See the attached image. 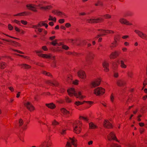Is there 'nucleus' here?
<instances>
[{"label": "nucleus", "instance_id": "54", "mask_svg": "<svg viewBox=\"0 0 147 147\" xmlns=\"http://www.w3.org/2000/svg\"><path fill=\"white\" fill-rule=\"evenodd\" d=\"M13 50V51H16V52H17L20 53H21V54H24V53L21 51H18V50Z\"/></svg>", "mask_w": 147, "mask_h": 147}, {"label": "nucleus", "instance_id": "52", "mask_svg": "<svg viewBox=\"0 0 147 147\" xmlns=\"http://www.w3.org/2000/svg\"><path fill=\"white\" fill-rule=\"evenodd\" d=\"M59 23L62 24L64 22V19H60L59 20Z\"/></svg>", "mask_w": 147, "mask_h": 147}, {"label": "nucleus", "instance_id": "34", "mask_svg": "<svg viewBox=\"0 0 147 147\" xmlns=\"http://www.w3.org/2000/svg\"><path fill=\"white\" fill-rule=\"evenodd\" d=\"M66 130V129H64L62 128V129L60 130L59 131L61 134L63 135L65 134Z\"/></svg>", "mask_w": 147, "mask_h": 147}, {"label": "nucleus", "instance_id": "15", "mask_svg": "<svg viewBox=\"0 0 147 147\" xmlns=\"http://www.w3.org/2000/svg\"><path fill=\"white\" fill-rule=\"evenodd\" d=\"M119 22L122 24H125L127 25H131V23H129V22L126 19L123 18H121L120 19Z\"/></svg>", "mask_w": 147, "mask_h": 147}, {"label": "nucleus", "instance_id": "18", "mask_svg": "<svg viewBox=\"0 0 147 147\" xmlns=\"http://www.w3.org/2000/svg\"><path fill=\"white\" fill-rule=\"evenodd\" d=\"M118 63L120 64L121 67L122 68H126L127 67V65H126L123 60H121L118 61Z\"/></svg>", "mask_w": 147, "mask_h": 147}, {"label": "nucleus", "instance_id": "36", "mask_svg": "<svg viewBox=\"0 0 147 147\" xmlns=\"http://www.w3.org/2000/svg\"><path fill=\"white\" fill-rule=\"evenodd\" d=\"M117 41L115 39L114 42L112 43L111 45L110 46V47L111 48L115 47L116 45Z\"/></svg>", "mask_w": 147, "mask_h": 147}, {"label": "nucleus", "instance_id": "58", "mask_svg": "<svg viewBox=\"0 0 147 147\" xmlns=\"http://www.w3.org/2000/svg\"><path fill=\"white\" fill-rule=\"evenodd\" d=\"M15 30L17 31V32H19L20 31V30L17 27H15Z\"/></svg>", "mask_w": 147, "mask_h": 147}, {"label": "nucleus", "instance_id": "32", "mask_svg": "<svg viewBox=\"0 0 147 147\" xmlns=\"http://www.w3.org/2000/svg\"><path fill=\"white\" fill-rule=\"evenodd\" d=\"M26 15V12H24L22 13H20L16 14L14 15V16H23L24 15Z\"/></svg>", "mask_w": 147, "mask_h": 147}, {"label": "nucleus", "instance_id": "40", "mask_svg": "<svg viewBox=\"0 0 147 147\" xmlns=\"http://www.w3.org/2000/svg\"><path fill=\"white\" fill-rule=\"evenodd\" d=\"M127 75L130 78H132L133 75V73L131 71H129L127 73Z\"/></svg>", "mask_w": 147, "mask_h": 147}, {"label": "nucleus", "instance_id": "49", "mask_svg": "<svg viewBox=\"0 0 147 147\" xmlns=\"http://www.w3.org/2000/svg\"><path fill=\"white\" fill-rule=\"evenodd\" d=\"M8 27L9 29L10 30H12L13 29V27L10 24H9L8 25Z\"/></svg>", "mask_w": 147, "mask_h": 147}, {"label": "nucleus", "instance_id": "23", "mask_svg": "<svg viewBox=\"0 0 147 147\" xmlns=\"http://www.w3.org/2000/svg\"><path fill=\"white\" fill-rule=\"evenodd\" d=\"M61 112L65 115H67L68 114H70V113L69 111H67L64 108L61 109Z\"/></svg>", "mask_w": 147, "mask_h": 147}, {"label": "nucleus", "instance_id": "2", "mask_svg": "<svg viewBox=\"0 0 147 147\" xmlns=\"http://www.w3.org/2000/svg\"><path fill=\"white\" fill-rule=\"evenodd\" d=\"M79 122L80 123L79 124L77 123H75L73 125L74 131L77 134L80 133L81 130V126L80 125L81 124V123L80 122Z\"/></svg>", "mask_w": 147, "mask_h": 147}, {"label": "nucleus", "instance_id": "64", "mask_svg": "<svg viewBox=\"0 0 147 147\" xmlns=\"http://www.w3.org/2000/svg\"><path fill=\"white\" fill-rule=\"evenodd\" d=\"M42 49L44 50V51H46L47 50V48L46 47V46H43L42 47Z\"/></svg>", "mask_w": 147, "mask_h": 147}, {"label": "nucleus", "instance_id": "26", "mask_svg": "<svg viewBox=\"0 0 147 147\" xmlns=\"http://www.w3.org/2000/svg\"><path fill=\"white\" fill-rule=\"evenodd\" d=\"M57 40H55L53 41L52 42H51V44L54 46H60L62 45L61 43H57Z\"/></svg>", "mask_w": 147, "mask_h": 147}, {"label": "nucleus", "instance_id": "9", "mask_svg": "<svg viewBox=\"0 0 147 147\" xmlns=\"http://www.w3.org/2000/svg\"><path fill=\"white\" fill-rule=\"evenodd\" d=\"M36 53L39 56L42 57L43 58H49L51 59H54L55 58V56H51L47 55L42 54L40 53V52L39 51H36Z\"/></svg>", "mask_w": 147, "mask_h": 147}, {"label": "nucleus", "instance_id": "53", "mask_svg": "<svg viewBox=\"0 0 147 147\" xmlns=\"http://www.w3.org/2000/svg\"><path fill=\"white\" fill-rule=\"evenodd\" d=\"M13 22L16 23H17V24H19V25H20V22L19 21H18L17 20H14L13 21Z\"/></svg>", "mask_w": 147, "mask_h": 147}, {"label": "nucleus", "instance_id": "24", "mask_svg": "<svg viewBox=\"0 0 147 147\" xmlns=\"http://www.w3.org/2000/svg\"><path fill=\"white\" fill-rule=\"evenodd\" d=\"M89 127L91 129H94L97 127L92 122L89 123Z\"/></svg>", "mask_w": 147, "mask_h": 147}, {"label": "nucleus", "instance_id": "13", "mask_svg": "<svg viewBox=\"0 0 147 147\" xmlns=\"http://www.w3.org/2000/svg\"><path fill=\"white\" fill-rule=\"evenodd\" d=\"M78 75L80 78L84 79L86 77L84 72L82 70H80L77 72Z\"/></svg>", "mask_w": 147, "mask_h": 147}, {"label": "nucleus", "instance_id": "10", "mask_svg": "<svg viewBox=\"0 0 147 147\" xmlns=\"http://www.w3.org/2000/svg\"><path fill=\"white\" fill-rule=\"evenodd\" d=\"M100 79H98L92 82L91 87L92 88H95L96 86H99L100 84Z\"/></svg>", "mask_w": 147, "mask_h": 147}, {"label": "nucleus", "instance_id": "57", "mask_svg": "<svg viewBox=\"0 0 147 147\" xmlns=\"http://www.w3.org/2000/svg\"><path fill=\"white\" fill-rule=\"evenodd\" d=\"M114 99V97L113 95V94H112L111 96V101L112 102H113Z\"/></svg>", "mask_w": 147, "mask_h": 147}, {"label": "nucleus", "instance_id": "63", "mask_svg": "<svg viewBox=\"0 0 147 147\" xmlns=\"http://www.w3.org/2000/svg\"><path fill=\"white\" fill-rule=\"evenodd\" d=\"M93 141H90L89 142H88V144L89 145H90L92 144Z\"/></svg>", "mask_w": 147, "mask_h": 147}, {"label": "nucleus", "instance_id": "5", "mask_svg": "<svg viewBox=\"0 0 147 147\" xmlns=\"http://www.w3.org/2000/svg\"><path fill=\"white\" fill-rule=\"evenodd\" d=\"M98 31H100V33L101 34H99L98 35L97 37L96 38H98L101 36L105 35L106 33H113V31L112 30H98Z\"/></svg>", "mask_w": 147, "mask_h": 147}, {"label": "nucleus", "instance_id": "14", "mask_svg": "<svg viewBox=\"0 0 147 147\" xmlns=\"http://www.w3.org/2000/svg\"><path fill=\"white\" fill-rule=\"evenodd\" d=\"M2 40L6 41L8 42H9L10 43V44L11 45H13L15 46H19V44L16 42L12 41L11 40H8L7 39H2Z\"/></svg>", "mask_w": 147, "mask_h": 147}, {"label": "nucleus", "instance_id": "44", "mask_svg": "<svg viewBox=\"0 0 147 147\" xmlns=\"http://www.w3.org/2000/svg\"><path fill=\"white\" fill-rule=\"evenodd\" d=\"M80 118L82 119H83L86 121H87L88 120V119L86 117L80 116Z\"/></svg>", "mask_w": 147, "mask_h": 147}, {"label": "nucleus", "instance_id": "7", "mask_svg": "<svg viewBox=\"0 0 147 147\" xmlns=\"http://www.w3.org/2000/svg\"><path fill=\"white\" fill-rule=\"evenodd\" d=\"M135 32L138 35L143 39H147V35L140 31L135 30Z\"/></svg>", "mask_w": 147, "mask_h": 147}, {"label": "nucleus", "instance_id": "38", "mask_svg": "<svg viewBox=\"0 0 147 147\" xmlns=\"http://www.w3.org/2000/svg\"><path fill=\"white\" fill-rule=\"evenodd\" d=\"M42 73L46 75L47 76H51V75L50 74V73H47L45 71H42Z\"/></svg>", "mask_w": 147, "mask_h": 147}, {"label": "nucleus", "instance_id": "22", "mask_svg": "<svg viewBox=\"0 0 147 147\" xmlns=\"http://www.w3.org/2000/svg\"><path fill=\"white\" fill-rule=\"evenodd\" d=\"M53 13L55 14H57L58 16H61V15H64V14L62 12L56 10H53L52 11Z\"/></svg>", "mask_w": 147, "mask_h": 147}, {"label": "nucleus", "instance_id": "16", "mask_svg": "<svg viewBox=\"0 0 147 147\" xmlns=\"http://www.w3.org/2000/svg\"><path fill=\"white\" fill-rule=\"evenodd\" d=\"M35 5H32V4L27 5L26 6V7L29 9L31 10L34 12H36L37 10L35 9L36 8Z\"/></svg>", "mask_w": 147, "mask_h": 147}, {"label": "nucleus", "instance_id": "59", "mask_svg": "<svg viewBox=\"0 0 147 147\" xmlns=\"http://www.w3.org/2000/svg\"><path fill=\"white\" fill-rule=\"evenodd\" d=\"M49 24L50 25V26H53L54 25V23H53V22H50L49 23Z\"/></svg>", "mask_w": 147, "mask_h": 147}, {"label": "nucleus", "instance_id": "62", "mask_svg": "<svg viewBox=\"0 0 147 147\" xmlns=\"http://www.w3.org/2000/svg\"><path fill=\"white\" fill-rule=\"evenodd\" d=\"M67 54L68 55H71V54H73L74 55H75V54H76V53L74 54L72 52H68L67 53Z\"/></svg>", "mask_w": 147, "mask_h": 147}, {"label": "nucleus", "instance_id": "61", "mask_svg": "<svg viewBox=\"0 0 147 147\" xmlns=\"http://www.w3.org/2000/svg\"><path fill=\"white\" fill-rule=\"evenodd\" d=\"M8 88L12 92L14 90V89L13 87H9Z\"/></svg>", "mask_w": 147, "mask_h": 147}, {"label": "nucleus", "instance_id": "25", "mask_svg": "<svg viewBox=\"0 0 147 147\" xmlns=\"http://www.w3.org/2000/svg\"><path fill=\"white\" fill-rule=\"evenodd\" d=\"M84 102H86L84 101L83 102H82L79 101H76L75 102V104L77 105L78 106L79 105L83 104ZM88 102L89 104H91L92 103V102Z\"/></svg>", "mask_w": 147, "mask_h": 147}, {"label": "nucleus", "instance_id": "33", "mask_svg": "<svg viewBox=\"0 0 147 147\" xmlns=\"http://www.w3.org/2000/svg\"><path fill=\"white\" fill-rule=\"evenodd\" d=\"M41 5H42L39 4L38 5V6L39 7H40V9H44L45 10L49 9V7H50V6H46V7H40V6Z\"/></svg>", "mask_w": 147, "mask_h": 147}, {"label": "nucleus", "instance_id": "37", "mask_svg": "<svg viewBox=\"0 0 147 147\" xmlns=\"http://www.w3.org/2000/svg\"><path fill=\"white\" fill-rule=\"evenodd\" d=\"M110 146V147H120L119 145L114 143L111 144Z\"/></svg>", "mask_w": 147, "mask_h": 147}, {"label": "nucleus", "instance_id": "28", "mask_svg": "<svg viewBox=\"0 0 147 147\" xmlns=\"http://www.w3.org/2000/svg\"><path fill=\"white\" fill-rule=\"evenodd\" d=\"M93 58V55L92 53H90L87 55L86 60L88 61L89 60L92 59Z\"/></svg>", "mask_w": 147, "mask_h": 147}, {"label": "nucleus", "instance_id": "39", "mask_svg": "<svg viewBox=\"0 0 147 147\" xmlns=\"http://www.w3.org/2000/svg\"><path fill=\"white\" fill-rule=\"evenodd\" d=\"M23 121L21 119H20L19 121V123L20 126H21L23 124Z\"/></svg>", "mask_w": 147, "mask_h": 147}, {"label": "nucleus", "instance_id": "48", "mask_svg": "<svg viewBox=\"0 0 147 147\" xmlns=\"http://www.w3.org/2000/svg\"><path fill=\"white\" fill-rule=\"evenodd\" d=\"M21 22L22 24H23L24 25H26L27 24V22L26 21H25L23 20H21Z\"/></svg>", "mask_w": 147, "mask_h": 147}, {"label": "nucleus", "instance_id": "35", "mask_svg": "<svg viewBox=\"0 0 147 147\" xmlns=\"http://www.w3.org/2000/svg\"><path fill=\"white\" fill-rule=\"evenodd\" d=\"M117 41L115 39L114 42L112 43L111 45L110 46V47L111 48L115 47L116 45Z\"/></svg>", "mask_w": 147, "mask_h": 147}, {"label": "nucleus", "instance_id": "29", "mask_svg": "<svg viewBox=\"0 0 147 147\" xmlns=\"http://www.w3.org/2000/svg\"><path fill=\"white\" fill-rule=\"evenodd\" d=\"M20 65L22 67L26 69L30 68L31 67L30 65L25 64H22L21 65Z\"/></svg>", "mask_w": 147, "mask_h": 147}, {"label": "nucleus", "instance_id": "41", "mask_svg": "<svg viewBox=\"0 0 147 147\" xmlns=\"http://www.w3.org/2000/svg\"><path fill=\"white\" fill-rule=\"evenodd\" d=\"M59 123L57 121H56V120H54L52 122V124L54 126H55L56 125L59 124Z\"/></svg>", "mask_w": 147, "mask_h": 147}, {"label": "nucleus", "instance_id": "1", "mask_svg": "<svg viewBox=\"0 0 147 147\" xmlns=\"http://www.w3.org/2000/svg\"><path fill=\"white\" fill-rule=\"evenodd\" d=\"M68 94L70 96H72L74 95L75 96L80 99L84 98L85 96H83L81 92L78 91L76 92L74 88H71L67 90Z\"/></svg>", "mask_w": 147, "mask_h": 147}, {"label": "nucleus", "instance_id": "12", "mask_svg": "<svg viewBox=\"0 0 147 147\" xmlns=\"http://www.w3.org/2000/svg\"><path fill=\"white\" fill-rule=\"evenodd\" d=\"M103 125L105 127L107 128H109L112 127L111 123L108 120H105L104 121Z\"/></svg>", "mask_w": 147, "mask_h": 147}, {"label": "nucleus", "instance_id": "46", "mask_svg": "<svg viewBox=\"0 0 147 147\" xmlns=\"http://www.w3.org/2000/svg\"><path fill=\"white\" fill-rule=\"evenodd\" d=\"M62 47L63 49L65 50H67L69 49V47H68L65 45H63L62 46Z\"/></svg>", "mask_w": 147, "mask_h": 147}, {"label": "nucleus", "instance_id": "20", "mask_svg": "<svg viewBox=\"0 0 147 147\" xmlns=\"http://www.w3.org/2000/svg\"><path fill=\"white\" fill-rule=\"evenodd\" d=\"M119 53L117 51L112 53L110 55V58L111 59H114L116 58L117 56L119 55Z\"/></svg>", "mask_w": 147, "mask_h": 147}, {"label": "nucleus", "instance_id": "17", "mask_svg": "<svg viewBox=\"0 0 147 147\" xmlns=\"http://www.w3.org/2000/svg\"><path fill=\"white\" fill-rule=\"evenodd\" d=\"M102 66L104 68V71L105 72H107L109 71V69L108 68L109 64L106 61H105L102 63Z\"/></svg>", "mask_w": 147, "mask_h": 147}, {"label": "nucleus", "instance_id": "3", "mask_svg": "<svg viewBox=\"0 0 147 147\" xmlns=\"http://www.w3.org/2000/svg\"><path fill=\"white\" fill-rule=\"evenodd\" d=\"M105 90L101 87H97L94 90V93L97 96H100L105 93Z\"/></svg>", "mask_w": 147, "mask_h": 147}, {"label": "nucleus", "instance_id": "45", "mask_svg": "<svg viewBox=\"0 0 147 147\" xmlns=\"http://www.w3.org/2000/svg\"><path fill=\"white\" fill-rule=\"evenodd\" d=\"M147 84V79H146L144 81L143 83L144 87Z\"/></svg>", "mask_w": 147, "mask_h": 147}, {"label": "nucleus", "instance_id": "56", "mask_svg": "<svg viewBox=\"0 0 147 147\" xmlns=\"http://www.w3.org/2000/svg\"><path fill=\"white\" fill-rule=\"evenodd\" d=\"M114 76L116 78L118 77V74L117 73L115 72H114Z\"/></svg>", "mask_w": 147, "mask_h": 147}, {"label": "nucleus", "instance_id": "30", "mask_svg": "<svg viewBox=\"0 0 147 147\" xmlns=\"http://www.w3.org/2000/svg\"><path fill=\"white\" fill-rule=\"evenodd\" d=\"M6 66V64L3 62H0V68L4 69Z\"/></svg>", "mask_w": 147, "mask_h": 147}, {"label": "nucleus", "instance_id": "19", "mask_svg": "<svg viewBox=\"0 0 147 147\" xmlns=\"http://www.w3.org/2000/svg\"><path fill=\"white\" fill-rule=\"evenodd\" d=\"M51 144V142L50 141H44L41 144V146H46L47 147H49Z\"/></svg>", "mask_w": 147, "mask_h": 147}, {"label": "nucleus", "instance_id": "42", "mask_svg": "<svg viewBox=\"0 0 147 147\" xmlns=\"http://www.w3.org/2000/svg\"><path fill=\"white\" fill-rule=\"evenodd\" d=\"M102 3L100 1H98L97 3L95 4V5L96 6L98 5H102Z\"/></svg>", "mask_w": 147, "mask_h": 147}, {"label": "nucleus", "instance_id": "47", "mask_svg": "<svg viewBox=\"0 0 147 147\" xmlns=\"http://www.w3.org/2000/svg\"><path fill=\"white\" fill-rule=\"evenodd\" d=\"M58 85V83L56 81H55L53 83V85L55 86H57Z\"/></svg>", "mask_w": 147, "mask_h": 147}, {"label": "nucleus", "instance_id": "21", "mask_svg": "<svg viewBox=\"0 0 147 147\" xmlns=\"http://www.w3.org/2000/svg\"><path fill=\"white\" fill-rule=\"evenodd\" d=\"M117 83L118 86H123L125 84V82L124 81L121 80H119L117 81Z\"/></svg>", "mask_w": 147, "mask_h": 147}, {"label": "nucleus", "instance_id": "6", "mask_svg": "<svg viewBox=\"0 0 147 147\" xmlns=\"http://www.w3.org/2000/svg\"><path fill=\"white\" fill-rule=\"evenodd\" d=\"M103 20V19L101 18H97L90 19L86 20L87 22L90 23H99Z\"/></svg>", "mask_w": 147, "mask_h": 147}, {"label": "nucleus", "instance_id": "27", "mask_svg": "<svg viewBox=\"0 0 147 147\" xmlns=\"http://www.w3.org/2000/svg\"><path fill=\"white\" fill-rule=\"evenodd\" d=\"M46 105L49 108H50L51 109H53L55 107V105L53 103H51L49 104H46Z\"/></svg>", "mask_w": 147, "mask_h": 147}, {"label": "nucleus", "instance_id": "55", "mask_svg": "<svg viewBox=\"0 0 147 147\" xmlns=\"http://www.w3.org/2000/svg\"><path fill=\"white\" fill-rule=\"evenodd\" d=\"M104 16L106 18H111V16L108 14H106V15H105Z\"/></svg>", "mask_w": 147, "mask_h": 147}, {"label": "nucleus", "instance_id": "11", "mask_svg": "<svg viewBox=\"0 0 147 147\" xmlns=\"http://www.w3.org/2000/svg\"><path fill=\"white\" fill-rule=\"evenodd\" d=\"M24 105L27 109L30 111H32L34 109L33 105L29 102H27L26 103H24Z\"/></svg>", "mask_w": 147, "mask_h": 147}, {"label": "nucleus", "instance_id": "50", "mask_svg": "<svg viewBox=\"0 0 147 147\" xmlns=\"http://www.w3.org/2000/svg\"><path fill=\"white\" fill-rule=\"evenodd\" d=\"M46 83L48 84H52L53 85V83L49 80H47L46 82Z\"/></svg>", "mask_w": 147, "mask_h": 147}, {"label": "nucleus", "instance_id": "31", "mask_svg": "<svg viewBox=\"0 0 147 147\" xmlns=\"http://www.w3.org/2000/svg\"><path fill=\"white\" fill-rule=\"evenodd\" d=\"M48 20L49 21H53L55 22L56 21V18L55 17L53 18L52 16L49 15Z\"/></svg>", "mask_w": 147, "mask_h": 147}, {"label": "nucleus", "instance_id": "60", "mask_svg": "<svg viewBox=\"0 0 147 147\" xmlns=\"http://www.w3.org/2000/svg\"><path fill=\"white\" fill-rule=\"evenodd\" d=\"M55 38V36H53L52 37H50V39L51 40H53Z\"/></svg>", "mask_w": 147, "mask_h": 147}, {"label": "nucleus", "instance_id": "4", "mask_svg": "<svg viewBox=\"0 0 147 147\" xmlns=\"http://www.w3.org/2000/svg\"><path fill=\"white\" fill-rule=\"evenodd\" d=\"M69 142H67V144L66 145V146L68 147H71V145L70 144V143H71L74 146H76V142L77 141V140L74 137H73L72 138H69Z\"/></svg>", "mask_w": 147, "mask_h": 147}, {"label": "nucleus", "instance_id": "51", "mask_svg": "<svg viewBox=\"0 0 147 147\" xmlns=\"http://www.w3.org/2000/svg\"><path fill=\"white\" fill-rule=\"evenodd\" d=\"M65 26L67 28H69L71 26V25L69 23H67L65 24Z\"/></svg>", "mask_w": 147, "mask_h": 147}, {"label": "nucleus", "instance_id": "43", "mask_svg": "<svg viewBox=\"0 0 147 147\" xmlns=\"http://www.w3.org/2000/svg\"><path fill=\"white\" fill-rule=\"evenodd\" d=\"M65 100L66 102H71V100L67 97H65Z\"/></svg>", "mask_w": 147, "mask_h": 147}, {"label": "nucleus", "instance_id": "8", "mask_svg": "<svg viewBox=\"0 0 147 147\" xmlns=\"http://www.w3.org/2000/svg\"><path fill=\"white\" fill-rule=\"evenodd\" d=\"M107 138L108 140L110 141H111L112 140H114L118 142L117 140L116 137L114 133L113 132H111L110 134L107 136Z\"/></svg>", "mask_w": 147, "mask_h": 147}]
</instances>
